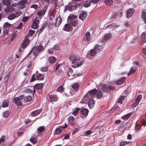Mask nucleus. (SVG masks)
I'll return each mask as SVG.
<instances>
[{
	"label": "nucleus",
	"instance_id": "53",
	"mask_svg": "<svg viewBox=\"0 0 146 146\" xmlns=\"http://www.w3.org/2000/svg\"><path fill=\"white\" fill-rule=\"evenodd\" d=\"M78 85L77 83H75L72 86V87L74 90H76L78 87Z\"/></svg>",
	"mask_w": 146,
	"mask_h": 146
},
{
	"label": "nucleus",
	"instance_id": "14",
	"mask_svg": "<svg viewBox=\"0 0 146 146\" xmlns=\"http://www.w3.org/2000/svg\"><path fill=\"white\" fill-rule=\"evenodd\" d=\"M38 19L35 18L31 25L32 28L34 29H36L38 27Z\"/></svg>",
	"mask_w": 146,
	"mask_h": 146
},
{
	"label": "nucleus",
	"instance_id": "61",
	"mask_svg": "<svg viewBox=\"0 0 146 146\" xmlns=\"http://www.w3.org/2000/svg\"><path fill=\"white\" fill-rule=\"evenodd\" d=\"M38 7V5L36 4H33L31 6V8H33L36 9Z\"/></svg>",
	"mask_w": 146,
	"mask_h": 146
},
{
	"label": "nucleus",
	"instance_id": "59",
	"mask_svg": "<svg viewBox=\"0 0 146 146\" xmlns=\"http://www.w3.org/2000/svg\"><path fill=\"white\" fill-rule=\"evenodd\" d=\"M128 143V142L127 141H122L120 143V146H124V145L127 144Z\"/></svg>",
	"mask_w": 146,
	"mask_h": 146
},
{
	"label": "nucleus",
	"instance_id": "37",
	"mask_svg": "<svg viewBox=\"0 0 146 146\" xmlns=\"http://www.w3.org/2000/svg\"><path fill=\"white\" fill-rule=\"evenodd\" d=\"M111 37V34L110 33H108L106 34L104 37L103 38L104 39L105 41H107Z\"/></svg>",
	"mask_w": 146,
	"mask_h": 146
},
{
	"label": "nucleus",
	"instance_id": "13",
	"mask_svg": "<svg viewBox=\"0 0 146 146\" xmlns=\"http://www.w3.org/2000/svg\"><path fill=\"white\" fill-rule=\"evenodd\" d=\"M96 127L94 125L90 128V130L86 131L85 133V135L87 136L88 135L92 133L95 132L96 131Z\"/></svg>",
	"mask_w": 146,
	"mask_h": 146
},
{
	"label": "nucleus",
	"instance_id": "22",
	"mask_svg": "<svg viewBox=\"0 0 146 146\" xmlns=\"http://www.w3.org/2000/svg\"><path fill=\"white\" fill-rule=\"evenodd\" d=\"M23 101L26 102H29L32 100V97L31 96H25L23 95Z\"/></svg>",
	"mask_w": 146,
	"mask_h": 146
},
{
	"label": "nucleus",
	"instance_id": "45",
	"mask_svg": "<svg viewBox=\"0 0 146 146\" xmlns=\"http://www.w3.org/2000/svg\"><path fill=\"white\" fill-rule=\"evenodd\" d=\"M76 16L73 14H70L68 17V20H74L76 18Z\"/></svg>",
	"mask_w": 146,
	"mask_h": 146
},
{
	"label": "nucleus",
	"instance_id": "56",
	"mask_svg": "<svg viewBox=\"0 0 146 146\" xmlns=\"http://www.w3.org/2000/svg\"><path fill=\"white\" fill-rule=\"evenodd\" d=\"M9 113L8 111H5L3 113V116L4 117L6 118L9 116Z\"/></svg>",
	"mask_w": 146,
	"mask_h": 146
},
{
	"label": "nucleus",
	"instance_id": "35",
	"mask_svg": "<svg viewBox=\"0 0 146 146\" xmlns=\"http://www.w3.org/2000/svg\"><path fill=\"white\" fill-rule=\"evenodd\" d=\"M40 112V111L39 110L34 111L31 113V116H35V115H39Z\"/></svg>",
	"mask_w": 146,
	"mask_h": 146
},
{
	"label": "nucleus",
	"instance_id": "6",
	"mask_svg": "<svg viewBox=\"0 0 146 146\" xmlns=\"http://www.w3.org/2000/svg\"><path fill=\"white\" fill-rule=\"evenodd\" d=\"M83 64L82 60L78 58L72 64V66L74 68H75L80 66Z\"/></svg>",
	"mask_w": 146,
	"mask_h": 146
},
{
	"label": "nucleus",
	"instance_id": "21",
	"mask_svg": "<svg viewBox=\"0 0 146 146\" xmlns=\"http://www.w3.org/2000/svg\"><path fill=\"white\" fill-rule=\"evenodd\" d=\"M68 122L70 124L72 125L75 124V120L74 117L72 116H70L68 118Z\"/></svg>",
	"mask_w": 146,
	"mask_h": 146
},
{
	"label": "nucleus",
	"instance_id": "62",
	"mask_svg": "<svg viewBox=\"0 0 146 146\" xmlns=\"http://www.w3.org/2000/svg\"><path fill=\"white\" fill-rule=\"evenodd\" d=\"M35 80L36 79L35 78V74H34L33 75L31 79V80H30V82H33L35 81Z\"/></svg>",
	"mask_w": 146,
	"mask_h": 146
},
{
	"label": "nucleus",
	"instance_id": "24",
	"mask_svg": "<svg viewBox=\"0 0 146 146\" xmlns=\"http://www.w3.org/2000/svg\"><path fill=\"white\" fill-rule=\"evenodd\" d=\"M43 85V83L36 84L35 85V88L37 90H40L42 88Z\"/></svg>",
	"mask_w": 146,
	"mask_h": 146
},
{
	"label": "nucleus",
	"instance_id": "46",
	"mask_svg": "<svg viewBox=\"0 0 146 146\" xmlns=\"http://www.w3.org/2000/svg\"><path fill=\"white\" fill-rule=\"evenodd\" d=\"M35 32V31L34 30L31 29L30 30L29 32L28 35L27 36H31L33 35L34 34Z\"/></svg>",
	"mask_w": 146,
	"mask_h": 146
},
{
	"label": "nucleus",
	"instance_id": "41",
	"mask_svg": "<svg viewBox=\"0 0 146 146\" xmlns=\"http://www.w3.org/2000/svg\"><path fill=\"white\" fill-rule=\"evenodd\" d=\"M144 33H143L141 36V40L143 44L146 42V36L144 35Z\"/></svg>",
	"mask_w": 146,
	"mask_h": 146
},
{
	"label": "nucleus",
	"instance_id": "16",
	"mask_svg": "<svg viewBox=\"0 0 146 146\" xmlns=\"http://www.w3.org/2000/svg\"><path fill=\"white\" fill-rule=\"evenodd\" d=\"M81 114L84 116L86 117L88 113V110L85 108H82L80 110Z\"/></svg>",
	"mask_w": 146,
	"mask_h": 146
},
{
	"label": "nucleus",
	"instance_id": "42",
	"mask_svg": "<svg viewBox=\"0 0 146 146\" xmlns=\"http://www.w3.org/2000/svg\"><path fill=\"white\" fill-rule=\"evenodd\" d=\"M96 52V51L94 48L93 49L90 50V56H93L95 55Z\"/></svg>",
	"mask_w": 146,
	"mask_h": 146
},
{
	"label": "nucleus",
	"instance_id": "36",
	"mask_svg": "<svg viewBox=\"0 0 146 146\" xmlns=\"http://www.w3.org/2000/svg\"><path fill=\"white\" fill-rule=\"evenodd\" d=\"M15 11V9L14 7H10L8 8L6 11L7 13H10L12 12H13Z\"/></svg>",
	"mask_w": 146,
	"mask_h": 146
},
{
	"label": "nucleus",
	"instance_id": "25",
	"mask_svg": "<svg viewBox=\"0 0 146 146\" xmlns=\"http://www.w3.org/2000/svg\"><path fill=\"white\" fill-rule=\"evenodd\" d=\"M76 56L74 55H70V57L69 59L71 61L72 64L74 62V61L77 59Z\"/></svg>",
	"mask_w": 146,
	"mask_h": 146
},
{
	"label": "nucleus",
	"instance_id": "20",
	"mask_svg": "<svg viewBox=\"0 0 146 146\" xmlns=\"http://www.w3.org/2000/svg\"><path fill=\"white\" fill-rule=\"evenodd\" d=\"M49 98L50 101L52 103L57 101L58 99V97L56 95L50 96Z\"/></svg>",
	"mask_w": 146,
	"mask_h": 146
},
{
	"label": "nucleus",
	"instance_id": "31",
	"mask_svg": "<svg viewBox=\"0 0 146 146\" xmlns=\"http://www.w3.org/2000/svg\"><path fill=\"white\" fill-rule=\"evenodd\" d=\"M48 59L49 62L51 63H54L56 60V59L54 56L49 57Z\"/></svg>",
	"mask_w": 146,
	"mask_h": 146
},
{
	"label": "nucleus",
	"instance_id": "12",
	"mask_svg": "<svg viewBox=\"0 0 146 146\" xmlns=\"http://www.w3.org/2000/svg\"><path fill=\"white\" fill-rule=\"evenodd\" d=\"M25 39L22 42L21 47L23 49L26 48L28 45L29 42V40L27 38V36L25 37Z\"/></svg>",
	"mask_w": 146,
	"mask_h": 146
},
{
	"label": "nucleus",
	"instance_id": "17",
	"mask_svg": "<svg viewBox=\"0 0 146 146\" xmlns=\"http://www.w3.org/2000/svg\"><path fill=\"white\" fill-rule=\"evenodd\" d=\"M72 27L68 23L66 24L64 26L63 28V30L65 31H68L70 30Z\"/></svg>",
	"mask_w": 146,
	"mask_h": 146
},
{
	"label": "nucleus",
	"instance_id": "57",
	"mask_svg": "<svg viewBox=\"0 0 146 146\" xmlns=\"http://www.w3.org/2000/svg\"><path fill=\"white\" fill-rule=\"evenodd\" d=\"M47 51L48 53H49L51 54H52L55 52L54 50L52 49V48H51L50 49H48Z\"/></svg>",
	"mask_w": 146,
	"mask_h": 146
},
{
	"label": "nucleus",
	"instance_id": "51",
	"mask_svg": "<svg viewBox=\"0 0 146 146\" xmlns=\"http://www.w3.org/2000/svg\"><path fill=\"white\" fill-rule=\"evenodd\" d=\"M11 24H10L8 22L5 23L3 25V26L4 28H7L9 27Z\"/></svg>",
	"mask_w": 146,
	"mask_h": 146
},
{
	"label": "nucleus",
	"instance_id": "55",
	"mask_svg": "<svg viewBox=\"0 0 146 146\" xmlns=\"http://www.w3.org/2000/svg\"><path fill=\"white\" fill-rule=\"evenodd\" d=\"M31 142L33 144L37 142V141L35 138L31 137L30 139Z\"/></svg>",
	"mask_w": 146,
	"mask_h": 146
},
{
	"label": "nucleus",
	"instance_id": "60",
	"mask_svg": "<svg viewBox=\"0 0 146 146\" xmlns=\"http://www.w3.org/2000/svg\"><path fill=\"white\" fill-rule=\"evenodd\" d=\"M29 18L27 17H25L23 18L22 19V21L23 22H25L27 21L29 19Z\"/></svg>",
	"mask_w": 146,
	"mask_h": 146
},
{
	"label": "nucleus",
	"instance_id": "11",
	"mask_svg": "<svg viewBox=\"0 0 146 146\" xmlns=\"http://www.w3.org/2000/svg\"><path fill=\"white\" fill-rule=\"evenodd\" d=\"M62 22V19L59 15L55 19L54 25L56 27H58Z\"/></svg>",
	"mask_w": 146,
	"mask_h": 146
},
{
	"label": "nucleus",
	"instance_id": "52",
	"mask_svg": "<svg viewBox=\"0 0 146 146\" xmlns=\"http://www.w3.org/2000/svg\"><path fill=\"white\" fill-rule=\"evenodd\" d=\"M79 110L80 109L79 108L75 109L73 112L72 114L74 116L76 115V114L77 113Z\"/></svg>",
	"mask_w": 146,
	"mask_h": 146
},
{
	"label": "nucleus",
	"instance_id": "64",
	"mask_svg": "<svg viewBox=\"0 0 146 146\" xmlns=\"http://www.w3.org/2000/svg\"><path fill=\"white\" fill-rule=\"evenodd\" d=\"M118 16V13L116 12L114 13L112 15V17L114 19H115L116 18V17Z\"/></svg>",
	"mask_w": 146,
	"mask_h": 146
},
{
	"label": "nucleus",
	"instance_id": "38",
	"mask_svg": "<svg viewBox=\"0 0 146 146\" xmlns=\"http://www.w3.org/2000/svg\"><path fill=\"white\" fill-rule=\"evenodd\" d=\"M104 2L107 5L111 6L113 4V1L111 0H106Z\"/></svg>",
	"mask_w": 146,
	"mask_h": 146
},
{
	"label": "nucleus",
	"instance_id": "34",
	"mask_svg": "<svg viewBox=\"0 0 146 146\" xmlns=\"http://www.w3.org/2000/svg\"><path fill=\"white\" fill-rule=\"evenodd\" d=\"M141 16L143 19L144 21V23H146V12L142 11Z\"/></svg>",
	"mask_w": 146,
	"mask_h": 146
},
{
	"label": "nucleus",
	"instance_id": "23",
	"mask_svg": "<svg viewBox=\"0 0 146 146\" xmlns=\"http://www.w3.org/2000/svg\"><path fill=\"white\" fill-rule=\"evenodd\" d=\"M56 17L55 13H51L49 16V19L50 21H53L56 18Z\"/></svg>",
	"mask_w": 146,
	"mask_h": 146
},
{
	"label": "nucleus",
	"instance_id": "39",
	"mask_svg": "<svg viewBox=\"0 0 146 146\" xmlns=\"http://www.w3.org/2000/svg\"><path fill=\"white\" fill-rule=\"evenodd\" d=\"M131 114H132L131 113H128L122 116L121 118L123 119H127L131 115Z\"/></svg>",
	"mask_w": 146,
	"mask_h": 146
},
{
	"label": "nucleus",
	"instance_id": "28",
	"mask_svg": "<svg viewBox=\"0 0 146 146\" xmlns=\"http://www.w3.org/2000/svg\"><path fill=\"white\" fill-rule=\"evenodd\" d=\"M77 7V6L75 5H68V10L69 11H72L73 10H75Z\"/></svg>",
	"mask_w": 146,
	"mask_h": 146
},
{
	"label": "nucleus",
	"instance_id": "15",
	"mask_svg": "<svg viewBox=\"0 0 146 146\" xmlns=\"http://www.w3.org/2000/svg\"><path fill=\"white\" fill-rule=\"evenodd\" d=\"M134 10L132 9L127 10L126 11L127 18H129L131 17L134 13Z\"/></svg>",
	"mask_w": 146,
	"mask_h": 146
},
{
	"label": "nucleus",
	"instance_id": "44",
	"mask_svg": "<svg viewBox=\"0 0 146 146\" xmlns=\"http://www.w3.org/2000/svg\"><path fill=\"white\" fill-rule=\"evenodd\" d=\"M97 92V90L96 89H94L91 90L89 91L88 93L90 94L94 95Z\"/></svg>",
	"mask_w": 146,
	"mask_h": 146
},
{
	"label": "nucleus",
	"instance_id": "47",
	"mask_svg": "<svg viewBox=\"0 0 146 146\" xmlns=\"http://www.w3.org/2000/svg\"><path fill=\"white\" fill-rule=\"evenodd\" d=\"M125 97L123 96H121L119 98L117 102L120 103H121L123 100L124 99Z\"/></svg>",
	"mask_w": 146,
	"mask_h": 146
},
{
	"label": "nucleus",
	"instance_id": "19",
	"mask_svg": "<svg viewBox=\"0 0 146 146\" xmlns=\"http://www.w3.org/2000/svg\"><path fill=\"white\" fill-rule=\"evenodd\" d=\"M87 15V14L83 11H81L79 15V18L80 19L83 20L85 19Z\"/></svg>",
	"mask_w": 146,
	"mask_h": 146
},
{
	"label": "nucleus",
	"instance_id": "29",
	"mask_svg": "<svg viewBox=\"0 0 146 146\" xmlns=\"http://www.w3.org/2000/svg\"><path fill=\"white\" fill-rule=\"evenodd\" d=\"M96 96L97 99H100L103 97L102 92L100 91H97L96 92Z\"/></svg>",
	"mask_w": 146,
	"mask_h": 146
},
{
	"label": "nucleus",
	"instance_id": "30",
	"mask_svg": "<svg viewBox=\"0 0 146 146\" xmlns=\"http://www.w3.org/2000/svg\"><path fill=\"white\" fill-rule=\"evenodd\" d=\"M68 23L70 24V25L73 26H75L76 25L77 23L75 20H68Z\"/></svg>",
	"mask_w": 146,
	"mask_h": 146
},
{
	"label": "nucleus",
	"instance_id": "4",
	"mask_svg": "<svg viewBox=\"0 0 146 146\" xmlns=\"http://www.w3.org/2000/svg\"><path fill=\"white\" fill-rule=\"evenodd\" d=\"M100 87L102 90L105 92H108L110 90H113L114 89V88L113 87L104 84H102V85L100 86Z\"/></svg>",
	"mask_w": 146,
	"mask_h": 146
},
{
	"label": "nucleus",
	"instance_id": "2",
	"mask_svg": "<svg viewBox=\"0 0 146 146\" xmlns=\"http://www.w3.org/2000/svg\"><path fill=\"white\" fill-rule=\"evenodd\" d=\"M22 12L20 11L15 12L9 15L7 17V18L10 20H12L14 19L17 18L21 16Z\"/></svg>",
	"mask_w": 146,
	"mask_h": 146
},
{
	"label": "nucleus",
	"instance_id": "8",
	"mask_svg": "<svg viewBox=\"0 0 146 146\" xmlns=\"http://www.w3.org/2000/svg\"><path fill=\"white\" fill-rule=\"evenodd\" d=\"M142 98V96L141 95H138L136 98L135 102H133L131 105V108H134L138 105L140 100Z\"/></svg>",
	"mask_w": 146,
	"mask_h": 146
},
{
	"label": "nucleus",
	"instance_id": "1",
	"mask_svg": "<svg viewBox=\"0 0 146 146\" xmlns=\"http://www.w3.org/2000/svg\"><path fill=\"white\" fill-rule=\"evenodd\" d=\"M43 49V47L41 45L34 47L31 51V52H33V54L32 56L31 55V58L32 59H34L37 54L42 51Z\"/></svg>",
	"mask_w": 146,
	"mask_h": 146
},
{
	"label": "nucleus",
	"instance_id": "32",
	"mask_svg": "<svg viewBox=\"0 0 146 146\" xmlns=\"http://www.w3.org/2000/svg\"><path fill=\"white\" fill-rule=\"evenodd\" d=\"M90 34L89 32H87L85 35L84 38H86L87 41H89L90 38Z\"/></svg>",
	"mask_w": 146,
	"mask_h": 146
},
{
	"label": "nucleus",
	"instance_id": "54",
	"mask_svg": "<svg viewBox=\"0 0 146 146\" xmlns=\"http://www.w3.org/2000/svg\"><path fill=\"white\" fill-rule=\"evenodd\" d=\"M90 1H87L84 3L83 6L86 7H88L90 5Z\"/></svg>",
	"mask_w": 146,
	"mask_h": 146
},
{
	"label": "nucleus",
	"instance_id": "50",
	"mask_svg": "<svg viewBox=\"0 0 146 146\" xmlns=\"http://www.w3.org/2000/svg\"><path fill=\"white\" fill-rule=\"evenodd\" d=\"M64 88L61 86H59L57 89V91L60 92H62L64 91Z\"/></svg>",
	"mask_w": 146,
	"mask_h": 146
},
{
	"label": "nucleus",
	"instance_id": "18",
	"mask_svg": "<svg viewBox=\"0 0 146 146\" xmlns=\"http://www.w3.org/2000/svg\"><path fill=\"white\" fill-rule=\"evenodd\" d=\"M88 106L90 109L92 108L95 105V101L93 99L89 100L88 101Z\"/></svg>",
	"mask_w": 146,
	"mask_h": 146
},
{
	"label": "nucleus",
	"instance_id": "5",
	"mask_svg": "<svg viewBox=\"0 0 146 146\" xmlns=\"http://www.w3.org/2000/svg\"><path fill=\"white\" fill-rule=\"evenodd\" d=\"M44 128L43 126H41L39 127L37 129L36 132L35 133L34 135L35 137L38 136L40 137L42 135V132L44 130Z\"/></svg>",
	"mask_w": 146,
	"mask_h": 146
},
{
	"label": "nucleus",
	"instance_id": "48",
	"mask_svg": "<svg viewBox=\"0 0 146 146\" xmlns=\"http://www.w3.org/2000/svg\"><path fill=\"white\" fill-rule=\"evenodd\" d=\"M8 106V102L6 101H4L3 102L2 106L3 108L7 107Z\"/></svg>",
	"mask_w": 146,
	"mask_h": 146
},
{
	"label": "nucleus",
	"instance_id": "10",
	"mask_svg": "<svg viewBox=\"0 0 146 146\" xmlns=\"http://www.w3.org/2000/svg\"><path fill=\"white\" fill-rule=\"evenodd\" d=\"M67 125H66V123H65V125L63 126H59V127L57 128L55 131V134L57 135L60 134L62 130V129L66 128L67 127Z\"/></svg>",
	"mask_w": 146,
	"mask_h": 146
},
{
	"label": "nucleus",
	"instance_id": "3",
	"mask_svg": "<svg viewBox=\"0 0 146 146\" xmlns=\"http://www.w3.org/2000/svg\"><path fill=\"white\" fill-rule=\"evenodd\" d=\"M23 95H20L18 97H15L13 99L14 103L18 106H21L23 101Z\"/></svg>",
	"mask_w": 146,
	"mask_h": 146
},
{
	"label": "nucleus",
	"instance_id": "9",
	"mask_svg": "<svg viewBox=\"0 0 146 146\" xmlns=\"http://www.w3.org/2000/svg\"><path fill=\"white\" fill-rule=\"evenodd\" d=\"M23 91L24 92H27L28 93H32L33 92V94L34 95L35 92V90L34 86H30L27 89H24Z\"/></svg>",
	"mask_w": 146,
	"mask_h": 146
},
{
	"label": "nucleus",
	"instance_id": "33",
	"mask_svg": "<svg viewBox=\"0 0 146 146\" xmlns=\"http://www.w3.org/2000/svg\"><path fill=\"white\" fill-rule=\"evenodd\" d=\"M44 76V75L42 74H39L37 76V80H43Z\"/></svg>",
	"mask_w": 146,
	"mask_h": 146
},
{
	"label": "nucleus",
	"instance_id": "43",
	"mask_svg": "<svg viewBox=\"0 0 146 146\" xmlns=\"http://www.w3.org/2000/svg\"><path fill=\"white\" fill-rule=\"evenodd\" d=\"M136 70L135 68V67H133L131 68L130 71L128 73V74L129 75L133 74Z\"/></svg>",
	"mask_w": 146,
	"mask_h": 146
},
{
	"label": "nucleus",
	"instance_id": "49",
	"mask_svg": "<svg viewBox=\"0 0 146 146\" xmlns=\"http://www.w3.org/2000/svg\"><path fill=\"white\" fill-rule=\"evenodd\" d=\"M3 3L4 4L7 5L10 4L9 0H3Z\"/></svg>",
	"mask_w": 146,
	"mask_h": 146
},
{
	"label": "nucleus",
	"instance_id": "63",
	"mask_svg": "<svg viewBox=\"0 0 146 146\" xmlns=\"http://www.w3.org/2000/svg\"><path fill=\"white\" fill-rule=\"evenodd\" d=\"M41 71L43 72H45L47 71V68L46 67L41 68L40 69Z\"/></svg>",
	"mask_w": 146,
	"mask_h": 146
},
{
	"label": "nucleus",
	"instance_id": "40",
	"mask_svg": "<svg viewBox=\"0 0 146 146\" xmlns=\"http://www.w3.org/2000/svg\"><path fill=\"white\" fill-rule=\"evenodd\" d=\"M27 2V0H21L18 2V4L19 5H23L26 3Z\"/></svg>",
	"mask_w": 146,
	"mask_h": 146
},
{
	"label": "nucleus",
	"instance_id": "27",
	"mask_svg": "<svg viewBox=\"0 0 146 146\" xmlns=\"http://www.w3.org/2000/svg\"><path fill=\"white\" fill-rule=\"evenodd\" d=\"M125 77H122L116 82V84L118 85H121L123 84L125 81Z\"/></svg>",
	"mask_w": 146,
	"mask_h": 146
},
{
	"label": "nucleus",
	"instance_id": "7",
	"mask_svg": "<svg viewBox=\"0 0 146 146\" xmlns=\"http://www.w3.org/2000/svg\"><path fill=\"white\" fill-rule=\"evenodd\" d=\"M47 7H44L40 11L37 12L36 17L39 19H40L41 17L43 16L46 13Z\"/></svg>",
	"mask_w": 146,
	"mask_h": 146
},
{
	"label": "nucleus",
	"instance_id": "58",
	"mask_svg": "<svg viewBox=\"0 0 146 146\" xmlns=\"http://www.w3.org/2000/svg\"><path fill=\"white\" fill-rule=\"evenodd\" d=\"M5 136L4 135L2 136L0 139V144L1 143L4 142L5 140Z\"/></svg>",
	"mask_w": 146,
	"mask_h": 146
},
{
	"label": "nucleus",
	"instance_id": "26",
	"mask_svg": "<svg viewBox=\"0 0 146 146\" xmlns=\"http://www.w3.org/2000/svg\"><path fill=\"white\" fill-rule=\"evenodd\" d=\"M94 49L97 52H99L102 50V47L100 45H96L94 47Z\"/></svg>",
	"mask_w": 146,
	"mask_h": 146
}]
</instances>
